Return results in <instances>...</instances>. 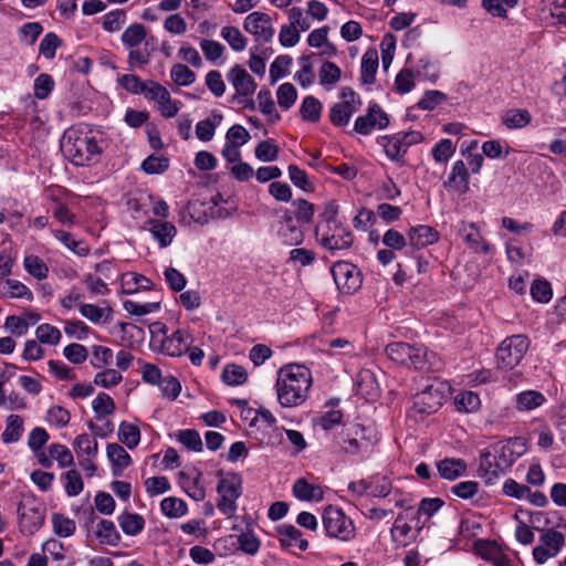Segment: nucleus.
I'll return each mask as SVG.
<instances>
[{
	"label": "nucleus",
	"instance_id": "obj_1",
	"mask_svg": "<svg viewBox=\"0 0 566 566\" xmlns=\"http://www.w3.org/2000/svg\"><path fill=\"white\" fill-rule=\"evenodd\" d=\"M312 374L305 366L292 364L282 367L275 384L279 403L284 408L301 406L308 397Z\"/></svg>",
	"mask_w": 566,
	"mask_h": 566
},
{
	"label": "nucleus",
	"instance_id": "obj_2",
	"mask_svg": "<svg viewBox=\"0 0 566 566\" xmlns=\"http://www.w3.org/2000/svg\"><path fill=\"white\" fill-rule=\"evenodd\" d=\"M61 149L66 158L75 166L96 163L102 154L95 136L90 132L72 128L64 133Z\"/></svg>",
	"mask_w": 566,
	"mask_h": 566
},
{
	"label": "nucleus",
	"instance_id": "obj_3",
	"mask_svg": "<svg viewBox=\"0 0 566 566\" xmlns=\"http://www.w3.org/2000/svg\"><path fill=\"white\" fill-rule=\"evenodd\" d=\"M336 206L329 205L315 228L316 240L329 251L348 249L354 240L352 231L336 220Z\"/></svg>",
	"mask_w": 566,
	"mask_h": 566
},
{
	"label": "nucleus",
	"instance_id": "obj_4",
	"mask_svg": "<svg viewBox=\"0 0 566 566\" xmlns=\"http://www.w3.org/2000/svg\"><path fill=\"white\" fill-rule=\"evenodd\" d=\"M386 354L388 358L399 365L412 367L418 370H428L433 368V353L427 347L413 346L402 342H396L387 345Z\"/></svg>",
	"mask_w": 566,
	"mask_h": 566
},
{
	"label": "nucleus",
	"instance_id": "obj_5",
	"mask_svg": "<svg viewBox=\"0 0 566 566\" xmlns=\"http://www.w3.org/2000/svg\"><path fill=\"white\" fill-rule=\"evenodd\" d=\"M530 347L527 336L517 334L506 337L496 348V368L512 370L523 359Z\"/></svg>",
	"mask_w": 566,
	"mask_h": 566
},
{
	"label": "nucleus",
	"instance_id": "obj_6",
	"mask_svg": "<svg viewBox=\"0 0 566 566\" xmlns=\"http://www.w3.org/2000/svg\"><path fill=\"white\" fill-rule=\"evenodd\" d=\"M219 500L218 510L226 516L232 517L237 511V500L242 494V479L237 473L227 474L220 479L217 486Z\"/></svg>",
	"mask_w": 566,
	"mask_h": 566
},
{
	"label": "nucleus",
	"instance_id": "obj_7",
	"mask_svg": "<svg viewBox=\"0 0 566 566\" xmlns=\"http://www.w3.org/2000/svg\"><path fill=\"white\" fill-rule=\"evenodd\" d=\"M323 525L328 536L343 542L355 537V526L344 512L334 506H328L323 513Z\"/></svg>",
	"mask_w": 566,
	"mask_h": 566
},
{
	"label": "nucleus",
	"instance_id": "obj_8",
	"mask_svg": "<svg viewBox=\"0 0 566 566\" xmlns=\"http://www.w3.org/2000/svg\"><path fill=\"white\" fill-rule=\"evenodd\" d=\"M331 273L337 289L344 294H352L361 286L360 272L349 262H336Z\"/></svg>",
	"mask_w": 566,
	"mask_h": 566
},
{
	"label": "nucleus",
	"instance_id": "obj_9",
	"mask_svg": "<svg viewBox=\"0 0 566 566\" xmlns=\"http://www.w3.org/2000/svg\"><path fill=\"white\" fill-rule=\"evenodd\" d=\"M18 516L22 532L33 534L42 526L45 510L35 501H24L18 506Z\"/></svg>",
	"mask_w": 566,
	"mask_h": 566
},
{
	"label": "nucleus",
	"instance_id": "obj_10",
	"mask_svg": "<svg viewBox=\"0 0 566 566\" xmlns=\"http://www.w3.org/2000/svg\"><path fill=\"white\" fill-rule=\"evenodd\" d=\"M243 28L247 32L252 34L254 40L259 43L270 42L275 32L270 15L259 11L247 15Z\"/></svg>",
	"mask_w": 566,
	"mask_h": 566
},
{
	"label": "nucleus",
	"instance_id": "obj_11",
	"mask_svg": "<svg viewBox=\"0 0 566 566\" xmlns=\"http://www.w3.org/2000/svg\"><path fill=\"white\" fill-rule=\"evenodd\" d=\"M389 125L388 115L378 104L368 107L365 115L358 116L355 120L354 129L360 135H369L373 129H384Z\"/></svg>",
	"mask_w": 566,
	"mask_h": 566
},
{
	"label": "nucleus",
	"instance_id": "obj_12",
	"mask_svg": "<svg viewBox=\"0 0 566 566\" xmlns=\"http://www.w3.org/2000/svg\"><path fill=\"white\" fill-rule=\"evenodd\" d=\"M227 80L235 88L238 96H251L256 90L254 78L240 65H234L227 73Z\"/></svg>",
	"mask_w": 566,
	"mask_h": 566
},
{
	"label": "nucleus",
	"instance_id": "obj_13",
	"mask_svg": "<svg viewBox=\"0 0 566 566\" xmlns=\"http://www.w3.org/2000/svg\"><path fill=\"white\" fill-rule=\"evenodd\" d=\"M494 458L500 462L505 471L516 461L523 453V444L520 439L497 442L493 447Z\"/></svg>",
	"mask_w": 566,
	"mask_h": 566
},
{
	"label": "nucleus",
	"instance_id": "obj_14",
	"mask_svg": "<svg viewBox=\"0 0 566 566\" xmlns=\"http://www.w3.org/2000/svg\"><path fill=\"white\" fill-rule=\"evenodd\" d=\"M190 345L189 333L185 329H177L161 340V353L171 357H179L190 349Z\"/></svg>",
	"mask_w": 566,
	"mask_h": 566
},
{
	"label": "nucleus",
	"instance_id": "obj_15",
	"mask_svg": "<svg viewBox=\"0 0 566 566\" xmlns=\"http://www.w3.org/2000/svg\"><path fill=\"white\" fill-rule=\"evenodd\" d=\"M407 518L408 515L398 514L390 531L394 539L402 545H407L410 541L415 539L417 533L423 527V525L420 524L419 517H412L411 521H416L415 527L417 528L413 531L412 526L407 523Z\"/></svg>",
	"mask_w": 566,
	"mask_h": 566
},
{
	"label": "nucleus",
	"instance_id": "obj_16",
	"mask_svg": "<svg viewBox=\"0 0 566 566\" xmlns=\"http://www.w3.org/2000/svg\"><path fill=\"white\" fill-rule=\"evenodd\" d=\"M459 234L469 248L475 252H483L484 254H489L491 252V245L481 237L475 223L461 222L459 227Z\"/></svg>",
	"mask_w": 566,
	"mask_h": 566
},
{
	"label": "nucleus",
	"instance_id": "obj_17",
	"mask_svg": "<svg viewBox=\"0 0 566 566\" xmlns=\"http://www.w3.org/2000/svg\"><path fill=\"white\" fill-rule=\"evenodd\" d=\"M444 187L463 195L470 190V175L463 160H457L451 169Z\"/></svg>",
	"mask_w": 566,
	"mask_h": 566
},
{
	"label": "nucleus",
	"instance_id": "obj_18",
	"mask_svg": "<svg viewBox=\"0 0 566 566\" xmlns=\"http://www.w3.org/2000/svg\"><path fill=\"white\" fill-rule=\"evenodd\" d=\"M439 233L429 226L420 224L412 227L408 233L409 244L416 249H422L436 243Z\"/></svg>",
	"mask_w": 566,
	"mask_h": 566
},
{
	"label": "nucleus",
	"instance_id": "obj_19",
	"mask_svg": "<svg viewBox=\"0 0 566 566\" xmlns=\"http://www.w3.org/2000/svg\"><path fill=\"white\" fill-rule=\"evenodd\" d=\"M106 453L112 463V474L120 476L126 468L132 463V458L127 451L118 443H108Z\"/></svg>",
	"mask_w": 566,
	"mask_h": 566
},
{
	"label": "nucleus",
	"instance_id": "obj_20",
	"mask_svg": "<svg viewBox=\"0 0 566 566\" xmlns=\"http://www.w3.org/2000/svg\"><path fill=\"white\" fill-rule=\"evenodd\" d=\"M443 396L438 388L428 386L423 391L417 394L415 405L421 412L432 413L442 405Z\"/></svg>",
	"mask_w": 566,
	"mask_h": 566
},
{
	"label": "nucleus",
	"instance_id": "obj_21",
	"mask_svg": "<svg viewBox=\"0 0 566 566\" xmlns=\"http://www.w3.org/2000/svg\"><path fill=\"white\" fill-rule=\"evenodd\" d=\"M439 475L453 481L465 474L467 463L462 459L446 458L437 463Z\"/></svg>",
	"mask_w": 566,
	"mask_h": 566
},
{
	"label": "nucleus",
	"instance_id": "obj_22",
	"mask_svg": "<svg viewBox=\"0 0 566 566\" xmlns=\"http://www.w3.org/2000/svg\"><path fill=\"white\" fill-rule=\"evenodd\" d=\"M293 494L301 501H321L323 490L319 485L311 484L305 479H297L293 485Z\"/></svg>",
	"mask_w": 566,
	"mask_h": 566
},
{
	"label": "nucleus",
	"instance_id": "obj_23",
	"mask_svg": "<svg viewBox=\"0 0 566 566\" xmlns=\"http://www.w3.org/2000/svg\"><path fill=\"white\" fill-rule=\"evenodd\" d=\"M378 144L384 147L388 158L395 161H400L407 151L406 144H403L400 134L382 136L378 139Z\"/></svg>",
	"mask_w": 566,
	"mask_h": 566
},
{
	"label": "nucleus",
	"instance_id": "obj_24",
	"mask_svg": "<svg viewBox=\"0 0 566 566\" xmlns=\"http://www.w3.org/2000/svg\"><path fill=\"white\" fill-rule=\"evenodd\" d=\"M378 69V53L376 50H367L361 57L360 81L363 84H373L375 82Z\"/></svg>",
	"mask_w": 566,
	"mask_h": 566
},
{
	"label": "nucleus",
	"instance_id": "obj_25",
	"mask_svg": "<svg viewBox=\"0 0 566 566\" xmlns=\"http://www.w3.org/2000/svg\"><path fill=\"white\" fill-rule=\"evenodd\" d=\"M279 534L282 546H297L303 552L308 547V542L302 538V533L294 525H282Z\"/></svg>",
	"mask_w": 566,
	"mask_h": 566
},
{
	"label": "nucleus",
	"instance_id": "obj_26",
	"mask_svg": "<svg viewBox=\"0 0 566 566\" xmlns=\"http://www.w3.org/2000/svg\"><path fill=\"white\" fill-rule=\"evenodd\" d=\"M480 475L483 476L488 483L496 479L505 470L500 467V462L490 452H483L480 457Z\"/></svg>",
	"mask_w": 566,
	"mask_h": 566
},
{
	"label": "nucleus",
	"instance_id": "obj_27",
	"mask_svg": "<svg viewBox=\"0 0 566 566\" xmlns=\"http://www.w3.org/2000/svg\"><path fill=\"white\" fill-rule=\"evenodd\" d=\"M150 232L159 241L160 248L168 247L177 233L176 227L167 221H150Z\"/></svg>",
	"mask_w": 566,
	"mask_h": 566
},
{
	"label": "nucleus",
	"instance_id": "obj_28",
	"mask_svg": "<svg viewBox=\"0 0 566 566\" xmlns=\"http://www.w3.org/2000/svg\"><path fill=\"white\" fill-rule=\"evenodd\" d=\"M95 535L103 545L116 546L120 541L115 524L108 520H99L96 526Z\"/></svg>",
	"mask_w": 566,
	"mask_h": 566
},
{
	"label": "nucleus",
	"instance_id": "obj_29",
	"mask_svg": "<svg viewBox=\"0 0 566 566\" xmlns=\"http://www.w3.org/2000/svg\"><path fill=\"white\" fill-rule=\"evenodd\" d=\"M357 111L358 108H356L355 104H349L348 102L336 103L331 107L329 120L335 126H345Z\"/></svg>",
	"mask_w": 566,
	"mask_h": 566
},
{
	"label": "nucleus",
	"instance_id": "obj_30",
	"mask_svg": "<svg viewBox=\"0 0 566 566\" xmlns=\"http://www.w3.org/2000/svg\"><path fill=\"white\" fill-rule=\"evenodd\" d=\"M123 293L134 294L139 290H150L153 283L149 279L134 272L126 273L122 277Z\"/></svg>",
	"mask_w": 566,
	"mask_h": 566
},
{
	"label": "nucleus",
	"instance_id": "obj_31",
	"mask_svg": "<svg viewBox=\"0 0 566 566\" xmlns=\"http://www.w3.org/2000/svg\"><path fill=\"white\" fill-rule=\"evenodd\" d=\"M118 523L122 531L129 536H136L145 527V520L136 513L125 512L118 516Z\"/></svg>",
	"mask_w": 566,
	"mask_h": 566
},
{
	"label": "nucleus",
	"instance_id": "obj_32",
	"mask_svg": "<svg viewBox=\"0 0 566 566\" xmlns=\"http://www.w3.org/2000/svg\"><path fill=\"white\" fill-rule=\"evenodd\" d=\"M23 431V419L19 415H10L7 418L6 429L1 434L3 443L9 444L19 441Z\"/></svg>",
	"mask_w": 566,
	"mask_h": 566
},
{
	"label": "nucleus",
	"instance_id": "obj_33",
	"mask_svg": "<svg viewBox=\"0 0 566 566\" xmlns=\"http://www.w3.org/2000/svg\"><path fill=\"white\" fill-rule=\"evenodd\" d=\"M545 397L536 390H525L516 396V408L521 411H530L541 407L545 402Z\"/></svg>",
	"mask_w": 566,
	"mask_h": 566
},
{
	"label": "nucleus",
	"instance_id": "obj_34",
	"mask_svg": "<svg viewBox=\"0 0 566 566\" xmlns=\"http://www.w3.org/2000/svg\"><path fill=\"white\" fill-rule=\"evenodd\" d=\"M53 237L59 240L69 250L80 256L88 254L90 249L83 241L75 240L71 233L63 230H52Z\"/></svg>",
	"mask_w": 566,
	"mask_h": 566
},
{
	"label": "nucleus",
	"instance_id": "obj_35",
	"mask_svg": "<svg viewBox=\"0 0 566 566\" xmlns=\"http://www.w3.org/2000/svg\"><path fill=\"white\" fill-rule=\"evenodd\" d=\"M118 440L128 449H135L140 442V431L137 426L123 421L118 427Z\"/></svg>",
	"mask_w": 566,
	"mask_h": 566
},
{
	"label": "nucleus",
	"instance_id": "obj_36",
	"mask_svg": "<svg viewBox=\"0 0 566 566\" xmlns=\"http://www.w3.org/2000/svg\"><path fill=\"white\" fill-rule=\"evenodd\" d=\"M503 124L509 129L523 128L531 122V114L526 109H510L502 116Z\"/></svg>",
	"mask_w": 566,
	"mask_h": 566
},
{
	"label": "nucleus",
	"instance_id": "obj_37",
	"mask_svg": "<svg viewBox=\"0 0 566 566\" xmlns=\"http://www.w3.org/2000/svg\"><path fill=\"white\" fill-rule=\"evenodd\" d=\"M146 39V29L140 23L130 24L122 34V42L129 49L137 48Z\"/></svg>",
	"mask_w": 566,
	"mask_h": 566
},
{
	"label": "nucleus",
	"instance_id": "obj_38",
	"mask_svg": "<svg viewBox=\"0 0 566 566\" xmlns=\"http://www.w3.org/2000/svg\"><path fill=\"white\" fill-rule=\"evenodd\" d=\"M221 36L228 42L233 51L241 52L247 48V38L235 27H223L221 29Z\"/></svg>",
	"mask_w": 566,
	"mask_h": 566
},
{
	"label": "nucleus",
	"instance_id": "obj_39",
	"mask_svg": "<svg viewBox=\"0 0 566 566\" xmlns=\"http://www.w3.org/2000/svg\"><path fill=\"white\" fill-rule=\"evenodd\" d=\"M322 104L314 96H306L300 107L301 116L304 120L315 123L321 118Z\"/></svg>",
	"mask_w": 566,
	"mask_h": 566
},
{
	"label": "nucleus",
	"instance_id": "obj_40",
	"mask_svg": "<svg viewBox=\"0 0 566 566\" xmlns=\"http://www.w3.org/2000/svg\"><path fill=\"white\" fill-rule=\"evenodd\" d=\"M277 234L287 245L301 244L304 239V232L296 223L280 224Z\"/></svg>",
	"mask_w": 566,
	"mask_h": 566
},
{
	"label": "nucleus",
	"instance_id": "obj_41",
	"mask_svg": "<svg viewBox=\"0 0 566 566\" xmlns=\"http://www.w3.org/2000/svg\"><path fill=\"white\" fill-rule=\"evenodd\" d=\"M539 541L542 542V546L548 548L552 555L555 556L559 553L565 543L564 535L553 528L543 531Z\"/></svg>",
	"mask_w": 566,
	"mask_h": 566
},
{
	"label": "nucleus",
	"instance_id": "obj_42",
	"mask_svg": "<svg viewBox=\"0 0 566 566\" xmlns=\"http://www.w3.org/2000/svg\"><path fill=\"white\" fill-rule=\"evenodd\" d=\"M170 77L179 86H189L196 81V73L185 64L177 63L170 70Z\"/></svg>",
	"mask_w": 566,
	"mask_h": 566
},
{
	"label": "nucleus",
	"instance_id": "obj_43",
	"mask_svg": "<svg viewBox=\"0 0 566 566\" xmlns=\"http://www.w3.org/2000/svg\"><path fill=\"white\" fill-rule=\"evenodd\" d=\"M27 272L38 280H43L49 274L48 265L38 255H28L23 261Z\"/></svg>",
	"mask_w": 566,
	"mask_h": 566
},
{
	"label": "nucleus",
	"instance_id": "obj_44",
	"mask_svg": "<svg viewBox=\"0 0 566 566\" xmlns=\"http://www.w3.org/2000/svg\"><path fill=\"white\" fill-rule=\"evenodd\" d=\"M161 512L168 517H180L187 513V504L177 497H166L160 503Z\"/></svg>",
	"mask_w": 566,
	"mask_h": 566
},
{
	"label": "nucleus",
	"instance_id": "obj_45",
	"mask_svg": "<svg viewBox=\"0 0 566 566\" xmlns=\"http://www.w3.org/2000/svg\"><path fill=\"white\" fill-rule=\"evenodd\" d=\"M222 379L230 386H239L247 381L248 374L242 366L239 365H227L223 368Z\"/></svg>",
	"mask_w": 566,
	"mask_h": 566
},
{
	"label": "nucleus",
	"instance_id": "obj_46",
	"mask_svg": "<svg viewBox=\"0 0 566 566\" xmlns=\"http://www.w3.org/2000/svg\"><path fill=\"white\" fill-rule=\"evenodd\" d=\"M52 524L54 533L60 537H69L74 534L76 525L75 522L60 513L52 515Z\"/></svg>",
	"mask_w": 566,
	"mask_h": 566
},
{
	"label": "nucleus",
	"instance_id": "obj_47",
	"mask_svg": "<svg viewBox=\"0 0 566 566\" xmlns=\"http://www.w3.org/2000/svg\"><path fill=\"white\" fill-rule=\"evenodd\" d=\"M213 117L217 119V122H212L211 119L207 118L203 120H200L196 125V135L201 142H209L213 138L216 127L218 124L222 120V115L213 113Z\"/></svg>",
	"mask_w": 566,
	"mask_h": 566
},
{
	"label": "nucleus",
	"instance_id": "obj_48",
	"mask_svg": "<svg viewBox=\"0 0 566 566\" xmlns=\"http://www.w3.org/2000/svg\"><path fill=\"white\" fill-rule=\"evenodd\" d=\"M455 153V147L451 139L443 138L431 149L433 159L439 164H446Z\"/></svg>",
	"mask_w": 566,
	"mask_h": 566
},
{
	"label": "nucleus",
	"instance_id": "obj_49",
	"mask_svg": "<svg viewBox=\"0 0 566 566\" xmlns=\"http://www.w3.org/2000/svg\"><path fill=\"white\" fill-rule=\"evenodd\" d=\"M92 408L97 417H103L114 413L116 406L109 395L99 392L92 401Z\"/></svg>",
	"mask_w": 566,
	"mask_h": 566
},
{
	"label": "nucleus",
	"instance_id": "obj_50",
	"mask_svg": "<svg viewBox=\"0 0 566 566\" xmlns=\"http://www.w3.org/2000/svg\"><path fill=\"white\" fill-rule=\"evenodd\" d=\"M276 97L280 107L289 109L294 105L297 98L296 88L291 83H283L277 88Z\"/></svg>",
	"mask_w": 566,
	"mask_h": 566
},
{
	"label": "nucleus",
	"instance_id": "obj_51",
	"mask_svg": "<svg viewBox=\"0 0 566 566\" xmlns=\"http://www.w3.org/2000/svg\"><path fill=\"white\" fill-rule=\"evenodd\" d=\"M259 108L264 114L270 116V122L274 123L281 118L280 114L275 113L274 101L271 92L262 90L258 94Z\"/></svg>",
	"mask_w": 566,
	"mask_h": 566
},
{
	"label": "nucleus",
	"instance_id": "obj_52",
	"mask_svg": "<svg viewBox=\"0 0 566 566\" xmlns=\"http://www.w3.org/2000/svg\"><path fill=\"white\" fill-rule=\"evenodd\" d=\"M531 295L536 302L548 303L553 296L549 282L546 280H535L531 285Z\"/></svg>",
	"mask_w": 566,
	"mask_h": 566
},
{
	"label": "nucleus",
	"instance_id": "obj_53",
	"mask_svg": "<svg viewBox=\"0 0 566 566\" xmlns=\"http://www.w3.org/2000/svg\"><path fill=\"white\" fill-rule=\"evenodd\" d=\"M61 44L62 41L55 33H46L39 45L40 54H42L45 59L51 60L55 56V52L61 46Z\"/></svg>",
	"mask_w": 566,
	"mask_h": 566
},
{
	"label": "nucleus",
	"instance_id": "obj_54",
	"mask_svg": "<svg viewBox=\"0 0 566 566\" xmlns=\"http://www.w3.org/2000/svg\"><path fill=\"white\" fill-rule=\"evenodd\" d=\"M292 64V59L289 55L277 56L270 66L271 83H275L287 74L289 67Z\"/></svg>",
	"mask_w": 566,
	"mask_h": 566
},
{
	"label": "nucleus",
	"instance_id": "obj_55",
	"mask_svg": "<svg viewBox=\"0 0 566 566\" xmlns=\"http://www.w3.org/2000/svg\"><path fill=\"white\" fill-rule=\"evenodd\" d=\"M49 454L55 459L61 468L71 467L74 463L72 452L63 444L53 443L49 447Z\"/></svg>",
	"mask_w": 566,
	"mask_h": 566
},
{
	"label": "nucleus",
	"instance_id": "obj_56",
	"mask_svg": "<svg viewBox=\"0 0 566 566\" xmlns=\"http://www.w3.org/2000/svg\"><path fill=\"white\" fill-rule=\"evenodd\" d=\"M35 335L43 344L56 345L61 340V332L55 326L42 324L36 327Z\"/></svg>",
	"mask_w": 566,
	"mask_h": 566
},
{
	"label": "nucleus",
	"instance_id": "obj_57",
	"mask_svg": "<svg viewBox=\"0 0 566 566\" xmlns=\"http://www.w3.org/2000/svg\"><path fill=\"white\" fill-rule=\"evenodd\" d=\"M126 13L122 9L113 10L103 17V29L107 32H116L125 23Z\"/></svg>",
	"mask_w": 566,
	"mask_h": 566
},
{
	"label": "nucleus",
	"instance_id": "obj_58",
	"mask_svg": "<svg viewBox=\"0 0 566 566\" xmlns=\"http://www.w3.org/2000/svg\"><path fill=\"white\" fill-rule=\"evenodd\" d=\"M340 69L333 62H324L319 69V82L322 85L335 84L340 78Z\"/></svg>",
	"mask_w": 566,
	"mask_h": 566
},
{
	"label": "nucleus",
	"instance_id": "obj_59",
	"mask_svg": "<svg viewBox=\"0 0 566 566\" xmlns=\"http://www.w3.org/2000/svg\"><path fill=\"white\" fill-rule=\"evenodd\" d=\"M255 157L261 161H273L279 154V147L272 139L263 140L255 147Z\"/></svg>",
	"mask_w": 566,
	"mask_h": 566
},
{
	"label": "nucleus",
	"instance_id": "obj_60",
	"mask_svg": "<svg viewBox=\"0 0 566 566\" xmlns=\"http://www.w3.org/2000/svg\"><path fill=\"white\" fill-rule=\"evenodd\" d=\"M458 410L471 412L479 408L480 398L473 391H463L455 397Z\"/></svg>",
	"mask_w": 566,
	"mask_h": 566
},
{
	"label": "nucleus",
	"instance_id": "obj_61",
	"mask_svg": "<svg viewBox=\"0 0 566 566\" xmlns=\"http://www.w3.org/2000/svg\"><path fill=\"white\" fill-rule=\"evenodd\" d=\"M447 99V95L440 91H427L422 98L417 103V106L423 111H432L438 105Z\"/></svg>",
	"mask_w": 566,
	"mask_h": 566
},
{
	"label": "nucleus",
	"instance_id": "obj_62",
	"mask_svg": "<svg viewBox=\"0 0 566 566\" xmlns=\"http://www.w3.org/2000/svg\"><path fill=\"white\" fill-rule=\"evenodd\" d=\"M74 448L77 453L93 457L97 453V441L91 436L83 433L75 438Z\"/></svg>",
	"mask_w": 566,
	"mask_h": 566
},
{
	"label": "nucleus",
	"instance_id": "obj_63",
	"mask_svg": "<svg viewBox=\"0 0 566 566\" xmlns=\"http://www.w3.org/2000/svg\"><path fill=\"white\" fill-rule=\"evenodd\" d=\"M178 441L181 442L187 449L199 452L202 450V441L196 430H180L177 434Z\"/></svg>",
	"mask_w": 566,
	"mask_h": 566
},
{
	"label": "nucleus",
	"instance_id": "obj_64",
	"mask_svg": "<svg viewBox=\"0 0 566 566\" xmlns=\"http://www.w3.org/2000/svg\"><path fill=\"white\" fill-rule=\"evenodd\" d=\"M415 87V75L411 70L402 69L395 78V90L399 94L409 93Z\"/></svg>",
	"mask_w": 566,
	"mask_h": 566
}]
</instances>
